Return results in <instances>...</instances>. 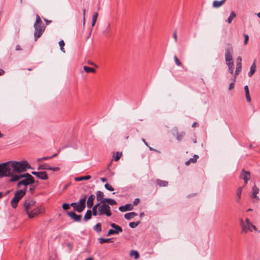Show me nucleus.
<instances>
[{
    "label": "nucleus",
    "mask_w": 260,
    "mask_h": 260,
    "mask_svg": "<svg viewBox=\"0 0 260 260\" xmlns=\"http://www.w3.org/2000/svg\"><path fill=\"white\" fill-rule=\"evenodd\" d=\"M7 162L9 163L10 166L9 175L4 176V177H11L10 179L11 182H15L22 178L21 175H17L22 172H25L27 169H32L29 164L26 160H22L20 161H9Z\"/></svg>",
    "instance_id": "1"
},
{
    "label": "nucleus",
    "mask_w": 260,
    "mask_h": 260,
    "mask_svg": "<svg viewBox=\"0 0 260 260\" xmlns=\"http://www.w3.org/2000/svg\"><path fill=\"white\" fill-rule=\"evenodd\" d=\"M35 28L34 38L36 41L43 34L46 26L43 25V22L38 14H36V20L34 25Z\"/></svg>",
    "instance_id": "2"
},
{
    "label": "nucleus",
    "mask_w": 260,
    "mask_h": 260,
    "mask_svg": "<svg viewBox=\"0 0 260 260\" xmlns=\"http://www.w3.org/2000/svg\"><path fill=\"white\" fill-rule=\"evenodd\" d=\"M20 177H22V178L24 179L18 182L17 183L18 187H19L21 185H23L26 188L27 185H31L35 183L34 178L28 173L21 174Z\"/></svg>",
    "instance_id": "3"
},
{
    "label": "nucleus",
    "mask_w": 260,
    "mask_h": 260,
    "mask_svg": "<svg viewBox=\"0 0 260 260\" xmlns=\"http://www.w3.org/2000/svg\"><path fill=\"white\" fill-rule=\"evenodd\" d=\"M233 51V48L232 44L229 43H228L226 44V47L225 48V60L226 61V64L234 62L232 55Z\"/></svg>",
    "instance_id": "4"
},
{
    "label": "nucleus",
    "mask_w": 260,
    "mask_h": 260,
    "mask_svg": "<svg viewBox=\"0 0 260 260\" xmlns=\"http://www.w3.org/2000/svg\"><path fill=\"white\" fill-rule=\"evenodd\" d=\"M101 203L102 205L99 208V215L105 214L108 217L111 216L112 213L109 205L105 203L104 202Z\"/></svg>",
    "instance_id": "5"
},
{
    "label": "nucleus",
    "mask_w": 260,
    "mask_h": 260,
    "mask_svg": "<svg viewBox=\"0 0 260 260\" xmlns=\"http://www.w3.org/2000/svg\"><path fill=\"white\" fill-rule=\"evenodd\" d=\"M36 202L32 198L26 199L23 202L24 211L26 213L36 206Z\"/></svg>",
    "instance_id": "6"
},
{
    "label": "nucleus",
    "mask_w": 260,
    "mask_h": 260,
    "mask_svg": "<svg viewBox=\"0 0 260 260\" xmlns=\"http://www.w3.org/2000/svg\"><path fill=\"white\" fill-rule=\"evenodd\" d=\"M9 167L8 162L0 164V178L4 177V176L10 175Z\"/></svg>",
    "instance_id": "7"
},
{
    "label": "nucleus",
    "mask_w": 260,
    "mask_h": 260,
    "mask_svg": "<svg viewBox=\"0 0 260 260\" xmlns=\"http://www.w3.org/2000/svg\"><path fill=\"white\" fill-rule=\"evenodd\" d=\"M44 211V207L42 206H38L34 208L31 211H29L26 213L29 218H32L40 213L43 212Z\"/></svg>",
    "instance_id": "8"
},
{
    "label": "nucleus",
    "mask_w": 260,
    "mask_h": 260,
    "mask_svg": "<svg viewBox=\"0 0 260 260\" xmlns=\"http://www.w3.org/2000/svg\"><path fill=\"white\" fill-rule=\"evenodd\" d=\"M241 70H242V58L241 56H238L237 58L236 69V71L235 72V75L234 77V82L236 81L237 76L241 72Z\"/></svg>",
    "instance_id": "9"
},
{
    "label": "nucleus",
    "mask_w": 260,
    "mask_h": 260,
    "mask_svg": "<svg viewBox=\"0 0 260 260\" xmlns=\"http://www.w3.org/2000/svg\"><path fill=\"white\" fill-rule=\"evenodd\" d=\"M31 174L35 176H36L38 178L42 180H47L48 179V176L47 172L46 171L42 172H36L32 171Z\"/></svg>",
    "instance_id": "10"
},
{
    "label": "nucleus",
    "mask_w": 260,
    "mask_h": 260,
    "mask_svg": "<svg viewBox=\"0 0 260 260\" xmlns=\"http://www.w3.org/2000/svg\"><path fill=\"white\" fill-rule=\"evenodd\" d=\"M240 224L242 228L241 233H247L248 231H252V227L248 224H245L242 219L240 220Z\"/></svg>",
    "instance_id": "11"
},
{
    "label": "nucleus",
    "mask_w": 260,
    "mask_h": 260,
    "mask_svg": "<svg viewBox=\"0 0 260 260\" xmlns=\"http://www.w3.org/2000/svg\"><path fill=\"white\" fill-rule=\"evenodd\" d=\"M26 192V187L20 190H18L15 192L14 197L20 201V200L25 195Z\"/></svg>",
    "instance_id": "12"
},
{
    "label": "nucleus",
    "mask_w": 260,
    "mask_h": 260,
    "mask_svg": "<svg viewBox=\"0 0 260 260\" xmlns=\"http://www.w3.org/2000/svg\"><path fill=\"white\" fill-rule=\"evenodd\" d=\"M240 178L244 180L245 185L247 184V181L250 178V174L248 171H246L244 169L242 170Z\"/></svg>",
    "instance_id": "13"
},
{
    "label": "nucleus",
    "mask_w": 260,
    "mask_h": 260,
    "mask_svg": "<svg viewBox=\"0 0 260 260\" xmlns=\"http://www.w3.org/2000/svg\"><path fill=\"white\" fill-rule=\"evenodd\" d=\"M68 215L71 217L75 221L79 222L81 220L82 216L81 215H77L75 212L71 211L67 212Z\"/></svg>",
    "instance_id": "14"
},
{
    "label": "nucleus",
    "mask_w": 260,
    "mask_h": 260,
    "mask_svg": "<svg viewBox=\"0 0 260 260\" xmlns=\"http://www.w3.org/2000/svg\"><path fill=\"white\" fill-rule=\"evenodd\" d=\"M173 135H176V139L178 141H181L184 137L185 135V133L184 132H182L181 133H178L177 128H175L173 129Z\"/></svg>",
    "instance_id": "15"
},
{
    "label": "nucleus",
    "mask_w": 260,
    "mask_h": 260,
    "mask_svg": "<svg viewBox=\"0 0 260 260\" xmlns=\"http://www.w3.org/2000/svg\"><path fill=\"white\" fill-rule=\"evenodd\" d=\"M133 205L131 204H127L124 206H121L119 208V210L121 212H125L127 211H131L133 209Z\"/></svg>",
    "instance_id": "16"
},
{
    "label": "nucleus",
    "mask_w": 260,
    "mask_h": 260,
    "mask_svg": "<svg viewBox=\"0 0 260 260\" xmlns=\"http://www.w3.org/2000/svg\"><path fill=\"white\" fill-rule=\"evenodd\" d=\"M86 199H87V196L85 195L84 196V197L82 199H80L79 200V202L78 203V204L80 207L79 209L82 210V212L85 208V207H86L85 203H86Z\"/></svg>",
    "instance_id": "17"
},
{
    "label": "nucleus",
    "mask_w": 260,
    "mask_h": 260,
    "mask_svg": "<svg viewBox=\"0 0 260 260\" xmlns=\"http://www.w3.org/2000/svg\"><path fill=\"white\" fill-rule=\"evenodd\" d=\"M95 199V196L94 194H91L87 199V206L88 208H91L93 205V201Z\"/></svg>",
    "instance_id": "18"
},
{
    "label": "nucleus",
    "mask_w": 260,
    "mask_h": 260,
    "mask_svg": "<svg viewBox=\"0 0 260 260\" xmlns=\"http://www.w3.org/2000/svg\"><path fill=\"white\" fill-rule=\"evenodd\" d=\"M110 226L114 229V231H115V234H118L119 233L122 232L123 231L121 226L114 223H111L110 224Z\"/></svg>",
    "instance_id": "19"
},
{
    "label": "nucleus",
    "mask_w": 260,
    "mask_h": 260,
    "mask_svg": "<svg viewBox=\"0 0 260 260\" xmlns=\"http://www.w3.org/2000/svg\"><path fill=\"white\" fill-rule=\"evenodd\" d=\"M256 63H255V60L254 61L253 63L252 64V65L250 67V72L248 73V75L249 77H251L254 74V73L256 71Z\"/></svg>",
    "instance_id": "20"
},
{
    "label": "nucleus",
    "mask_w": 260,
    "mask_h": 260,
    "mask_svg": "<svg viewBox=\"0 0 260 260\" xmlns=\"http://www.w3.org/2000/svg\"><path fill=\"white\" fill-rule=\"evenodd\" d=\"M156 182L159 187H166L169 184L168 181L162 180L159 179H157L156 180Z\"/></svg>",
    "instance_id": "21"
},
{
    "label": "nucleus",
    "mask_w": 260,
    "mask_h": 260,
    "mask_svg": "<svg viewBox=\"0 0 260 260\" xmlns=\"http://www.w3.org/2000/svg\"><path fill=\"white\" fill-rule=\"evenodd\" d=\"M104 194L102 191H97L96 192V200L98 201H100V204L101 203V201H103L105 198H104Z\"/></svg>",
    "instance_id": "22"
},
{
    "label": "nucleus",
    "mask_w": 260,
    "mask_h": 260,
    "mask_svg": "<svg viewBox=\"0 0 260 260\" xmlns=\"http://www.w3.org/2000/svg\"><path fill=\"white\" fill-rule=\"evenodd\" d=\"M199 158V156L195 154L193 155L192 158H190L188 160L185 162V164L186 166H188L191 163H195L197 162L198 158Z\"/></svg>",
    "instance_id": "23"
},
{
    "label": "nucleus",
    "mask_w": 260,
    "mask_h": 260,
    "mask_svg": "<svg viewBox=\"0 0 260 260\" xmlns=\"http://www.w3.org/2000/svg\"><path fill=\"white\" fill-rule=\"evenodd\" d=\"M244 89L245 92V96L246 101L247 102H251V98L250 96L249 88L247 85H245L244 87Z\"/></svg>",
    "instance_id": "24"
},
{
    "label": "nucleus",
    "mask_w": 260,
    "mask_h": 260,
    "mask_svg": "<svg viewBox=\"0 0 260 260\" xmlns=\"http://www.w3.org/2000/svg\"><path fill=\"white\" fill-rule=\"evenodd\" d=\"M137 213L134 212L127 213L124 215V217L127 220H130L134 217L137 216Z\"/></svg>",
    "instance_id": "25"
},
{
    "label": "nucleus",
    "mask_w": 260,
    "mask_h": 260,
    "mask_svg": "<svg viewBox=\"0 0 260 260\" xmlns=\"http://www.w3.org/2000/svg\"><path fill=\"white\" fill-rule=\"evenodd\" d=\"M226 0H221L220 1H214L213 2V7L214 8H219L225 2Z\"/></svg>",
    "instance_id": "26"
},
{
    "label": "nucleus",
    "mask_w": 260,
    "mask_h": 260,
    "mask_svg": "<svg viewBox=\"0 0 260 260\" xmlns=\"http://www.w3.org/2000/svg\"><path fill=\"white\" fill-rule=\"evenodd\" d=\"M103 202H104L105 203H108V204H109L112 206L116 205L117 204L116 202L114 199L109 198H106L103 201H101V203Z\"/></svg>",
    "instance_id": "27"
},
{
    "label": "nucleus",
    "mask_w": 260,
    "mask_h": 260,
    "mask_svg": "<svg viewBox=\"0 0 260 260\" xmlns=\"http://www.w3.org/2000/svg\"><path fill=\"white\" fill-rule=\"evenodd\" d=\"M91 217H92L91 210H90V209H88L86 211V212L84 216V220L85 221H87L88 220L90 219L91 218Z\"/></svg>",
    "instance_id": "28"
},
{
    "label": "nucleus",
    "mask_w": 260,
    "mask_h": 260,
    "mask_svg": "<svg viewBox=\"0 0 260 260\" xmlns=\"http://www.w3.org/2000/svg\"><path fill=\"white\" fill-rule=\"evenodd\" d=\"M19 202V201L14 197L10 202L12 207L14 209L16 208Z\"/></svg>",
    "instance_id": "29"
},
{
    "label": "nucleus",
    "mask_w": 260,
    "mask_h": 260,
    "mask_svg": "<svg viewBox=\"0 0 260 260\" xmlns=\"http://www.w3.org/2000/svg\"><path fill=\"white\" fill-rule=\"evenodd\" d=\"M99 242H100V244H103L104 243H112L113 242V239L112 238H107V239H105V238H100L99 239Z\"/></svg>",
    "instance_id": "30"
},
{
    "label": "nucleus",
    "mask_w": 260,
    "mask_h": 260,
    "mask_svg": "<svg viewBox=\"0 0 260 260\" xmlns=\"http://www.w3.org/2000/svg\"><path fill=\"white\" fill-rule=\"evenodd\" d=\"M130 255L131 256H134L136 259H138L140 257V254L139 252L137 251L134 250L131 251Z\"/></svg>",
    "instance_id": "31"
},
{
    "label": "nucleus",
    "mask_w": 260,
    "mask_h": 260,
    "mask_svg": "<svg viewBox=\"0 0 260 260\" xmlns=\"http://www.w3.org/2000/svg\"><path fill=\"white\" fill-rule=\"evenodd\" d=\"M70 205L74 208V210L77 211L79 213L82 212V210L79 209L80 207L78 204H77L76 203H72V204H70Z\"/></svg>",
    "instance_id": "32"
},
{
    "label": "nucleus",
    "mask_w": 260,
    "mask_h": 260,
    "mask_svg": "<svg viewBox=\"0 0 260 260\" xmlns=\"http://www.w3.org/2000/svg\"><path fill=\"white\" fill-rule=\"evenodd\" d=\"M104 34L107 37H109L111 35V25L108 24L105 31Z\"/></svg>",
    "instance_id": "33"
},
{
    "label": "nucleus",
    "mask_w": 260,
    "mask_h": 260,
    "mask_svg": "<svg viewBox=\"0 0 260 260\" xmlns=\"http://www.w3.org/2000/svg\"><path fill=\"white\" fill-rule=\"evenodd\" d=\"M50 169V166L47 164H44L39 166L38 170H48Z\"/></svg>",
    "instance_id": "34"
},
{
    "label": "nucleus",
    "mask_w": 260,
    "mask_h": 260,
    "mask_svg": "<svg viewBox=\"0 0 260 260\" xmlns=\"http://www.w3.org/2000/svg\"><path fill=\"white\" fill-rule=\"evenodd\" d=\"M100 205V203H99L96 204V205H95L93 207L91 212H92V214H93V216H96L98 214L97 208Z\"/></svg>",
    "instance_id": "35"
},
{
    "label": "nucleus",
    "mask_w": 260,
    "mask_h": 260,
    "mask_svg": "<svg viewBox=\"0 0 260 260\" xmlns=\"http://www.w3.org/2000/svg\"><path fill=\"white\" fill-rule=\"evenodd\" d=\"M91 178V176L90 175H86L85 176H81L79 177L75 178V180L77 181H80L84 180H87Z\"/></svg>",
    "instance_id": "36"
},
{
    "label": "nucleus",
    "mask_w": 260,
    "mask_h": 260,
    "mask_svg": "<svg viewBox=\"0 0 260 260\" xmlns=\"http://www.w3.org/2000/svg\"><path fill=\"white\" fill-rule=\"evenodd\" d=\"M83 69L87 73L90 72L94 73L96 72L94 69L85 66L83 67Z\"/></svg>",
    "instance_id": "37"
},
{
    "label": "nucleus",
    "mask_w": 260,
    "mask_h": 260,
    "mask_svg": "<svg viewBox=\"0 0 260 260\" xmlns=\"http://www.w3.org/2000/svg\"><path fill=\"white\" fill-rule=\"evenodd\" d=\"M236 17V14L234 12H232L229 18H228L226 21L228 23H231L233 20V19Z\"/></svg>",
    "instance_id": "38"
},
{
    "label": "nucleus",
    "mask_w": 260,
    "mask_h": 260,
    "mask_svg": "<svg viewBox=\"0 0 260 260\" xmlns=\"http://www.w3.org/2000/svg\"><path fill=\"white\" fill-rule=\"evenodd\" d=\"M229 68V71L230 74H233L234 73V62L226 63Z\"/></svg>",
    "instance_id": "39"
},
{
    "label": "nucleus",
    "mask_w": 260,
    "mask_h": 260,
    "mask_svg": "<svg viewBox=\"0 0 260 260\" xmlns=\"http://www.w3.org/2000/svg\"><path fill=\"white\" fill-rule=\"evenodd\" d=\"M101 226L100 223H98L93 226V230L98 233H100L102 231Z\"/></svg>",
    "instance_id": "40"
},
{
    "label": "nucleus",
    "mask_w": 260,
    "mask_h": 260,
    "mask_svg": "<svg viewBox=\"0 0 260 260\" xmlns=\"http://www.w3.org/2000/svg\"><path fill=\"white\" fill-rule=\"evenodd\" d=\"M98 13L97 12H95L94 13L93 17H92V23L91 25L92 27H93L95 25V24L96 23V21L97 20V18L98 17Z\"/></svg>",
    "instance_id": "41"
},
{
    "label": "nucleus",
    "mask_w": 260,
    "mask_h": 260,
    "mask_svg": "<svg viewBox=\"0 0 260 260\" xmlns=\"http://www.w3.org/2000/svg\"><path fill=\"white\" fill-rule=\"evenodd\" d=\"M121 156H122V153H119L118 152H117L116 153V155H113V159L115 161H118L120 158Z\"/></svg>",
    "instance_id": "42"
},
{
    "label": "nucleus",
    "mask_w": 260,
    "mask_h": 260,
    "mask_svg": "<svg viewBox=\"0 0 260 260\" xmlns=\"http://www.w3.org/2000/svg\"><path fill=\"white\" fill-rule=\"evenodd\" d=\"M251 198L254 203L257 202L259 200V198L257 196V194L252 193L251 195Z\"/></svg>",
    "instance_id": "43"
},
{
    "label": "nucleus",
    "mask_w": 260,
    "mask_h": 260,
    "mask_svg": "<svg viewBox=\"0 0 260 260\" xmlns=\"http://www.w3.org/2000/svg\"><path fill=\"white\" fill-rule=\"evenodd\" d=\"M140 222H141L140 221H138L137 222H131L129 223V225L131 228L134 229L137 227L140 223Z\"/></svg>",
    "instance_id": "44"
},
{
    "label": "nucleus",
    "mask_w": 260,
    "mask_h": 260,
    "mask_svg": "<svg viewBox=\"0 0 260 260\" xmlns=\"http://www.w3.org/2000/svg\"><path fill=\"white\" fill-rule=\"evenodd\" d=\"M245 224H248L249 225H251L252 226L253 229L254 230V231H256L257 230V228H256V226L254 225H253L250 221L249 219L248 218H246V220H245Z\"/></svg>",
    "instance_id": "45"
},
{
    "label": "nucleus",
    "mask_w": 260,
    "mask_h": 260,
    "mask_svg": "<svg viewBox=\"0 0 260 260\" xmlns=\"http://www.w3.org/2000/svg\"><path fill=\"white\" fill-rule=\"evenodd\" d=\"M59 45L60 47V50H61V51H62L63 52H65V50L64 49V46L65 45V44H64V41L63 40L60 41L59 42Z\"/></svg>",
    "instance_id": "46"
},
{
    "label": "nucleus",
    "mask_w": 260,
    "mask_h": 260,
    "mask_svg": "<svg viewBox=\"0 0 260 260\" xmlns=\"http://www.w3.org/2000/svg\"><path fill=\"white\" fill-rule=\"evenodd\" d=\"M259 192V189L256 185H254L252 188V193L257 194Z\"/></svg>",
    "instance_id": "47"
},
{
    "label": "nucleus",
    "mask_w": 260,
    "mask_h": 260,
    "mask_svg": "<svg viewBox=\"0 0 260 260\" xmlns=\"http://www.w3.org/2000/svg\"><path fill=\"white\" fill-rule=\"evenodd\" d=\"M243 187H239L238 188L237 191H236V196L238 197H241L242 191Z\"/></svg>",
    "instance_id": "48"
},
{
    "label": "nucleus",
    "mask_w": 260,
    "mask_h": 260,
    "mask_svg": "<svg viewBox=\"0 0 260 260\" xmlns=\"http://www.w3.org/2000/svg\"><path fill=\"white\" fill-rule=\"evenodd\" d=\"M105 187L107 190H108L109 191H113L114 190V188L111 185H110L109 184H108V183L105 184Z\"/></svg>",
    "instance_id": "49"
},
{
    "label": "nucleus",
    "mask_w": 260,
    "mask_h": 260,
    "mask_svg": "<svg viewBox=\"0 0 260 260\" xmlns=\"http://www.w3.org/2000/svg\"><path fill=\"white\" fill-rule=\"evenodd\" d=\"M174 61H175L176 64L178 66H180L181 65V62L179 61V59L178 58V57H177L176 55L174 56Z\"/></svg>",
    "instance_id": "50"
},
{
    "label": "nucleus",
    "mask_w": 260,
    "mask_h": 260,
    "mask_svg": "<svg viewBox=\"0 0 260 260\" xmlns=\"http://www.w3.org/2000/svg\"><path fill=\"white\" fill-rule=\"evenodd\" d=\"M70 206H71V205L68 204H67V203H63L62 204V208L64 210H68L70 208Z\"/></svg>",
    "instance_id": "51"
},
{
    "label": "nucleus",
    "mask_w": 260,
    "mask_h": 260,
    "mask_svg": "<svg viewBox=\"0 0 260 260\" xmlns=\"http://www.w3.org/2000/svg\"><path fill=\"white\" fill-rule=\"evenodd\" d=\"M36 189V186L34 185H30L29 186V191L31 192V193H33L35 190Z\"/></svg>",
    "instance_id": "52"
},
{
    "label": "nucleus",
    "mask_w": 260,
    "mask_h": 260,
    "mask_svg": "<svg viewBox=\"0 0 260 260\" xmlns=\"http://www.w3.org/2000/svg\"><path fill=\"white\" fill-rule=\"evenodd\" d=\"M113 234H115V231H114V230H113V229H110L108 232V233H107V236H109L110 235H113Z\"/></svg>",
    "instance_id": "53"
},
{
    "label": "nucleus",
    "mask_w": 260,
    "mask_h": 260,
    "mask_svg": "<svg viewBox=\"0 0 260 260\" xmlns=\"http://www.w3.org/2000/svg\"><path fill=\"white\" fill-rule=\"evenodd\" d=\"M244 44L246 45L247 44V42L249 40V36L246 34H244Z\"/></svg>",
    "instance_id": "54"
},
{
    "label": "nucleus",
    "mask_w": 260,
    "mask_h": 260,
    "mask_svg": "<svg viewBox=\"0 0 260 260\" xmlns=\"http://www.w3.org/2000/svg\"><path fill=\"white\" fill-rule=\"evenodd\" d=\"M59 169H60L59 167H53L50 166V169H49V170H52L53 171H58L59 170Z\"/></svg>",
    "instance_id": "55"
},
{
    "label": "nucleus",
    "mask_w": 260,
    "mask_h": 260,
    "mask_svg": "<svg viewBox=\"0 0 260 260\" xmlns=\"http://www.w3.org/2000/svg\"><path fill=\"white\" fill-rule=\"evenodd\" d=\"M235 82H233L232 83H231L230 85H229V90H231L232 89H233L234 88V86H235Z\"/></svg>",
    "instance_id": "56"
},
{
    "label": "nucleus",
    "mask_w": 260,
    "mask_h": 260,
    "mask_svg": "<svg viewBox=\"0 0 260 260\" xmlns=\"http://www.w3.org/2000/svg\"><path fill=\"white\" fill-rule=\"evenodd\" d=\"M173 38L174 39V40L175 42H177V31L176 30H175V31L173 33Z\"/></svg>",
    "instance_id": "57"
},
{
    "label": "nucleus",
    "mask_w": 260,
    "mask_h": 260,
    "mask_svg": "<svg viewBox=\"0 0 260 260\" xmlns=\"http://www.w3.org/2000/svg\"><path fill=\"white\" fill-rule=\"evenodd\" d=\"M85 13H86V10L85 9H83V25L85 24Z\"/></svg>",
    "instance_id": "58"
},
{
    "label": "nucleus",
    "mask_w": 260,
    "mask_h": 260,
    "mask_svg": "<svg viewBox=\"0 0 260 260\" xmlns=\"http://www.w3.org/2000/svg\"><path fill=\"white\" fill-rule=\"evenodd\" d=\"M87 63L88 64L93 66H94L96 68L98 67L97 65L96 64H95L93 61H92L91 60H88L87 61Z\"/></svg>",
    "instance_id": "59"
},
{
    "label": "nucleus",
    "mask_w": 260,
    "mask_h": 260,
    "mask_svg": "<svg viewBox=\"0 0 260 260\" xmlns=\"http://www.w3.org/2000/svg\"><path fill=\"white\" fill-rule=\"evenodd\" d=\"M140 203V199L139 198L136 199L134 201V205H137Z\"/></svg>",
    "instance_id": "60"
},
{
    "label": "nucleus",
    "mask_w": 260,
    "mask_h": 260,
    "mask_svg": "<svg viewBox=\"0 0 260 260\" xmlns=\"http://www.w3.org/2000/svg\"><path fill=\"white\" fill-rule=\"evenodd\" d=\"M15 50L16 51H20V50H22V48L21 47V46L20 45H17L16 46Z\"/></svg>",
    "instance_id": "61"
},
{
    "label": "nucleus",
    "mask_w": 260,
    "mask_h": 260,
    "mask_svg": "<svg viewBox=\"0 0 260 260\" xmlns=\"http://www.w3.org/2000/svg\"><path fill=\"white\" fill-rule=\"evenodd\" d=\"M240 199H241V197H238V196L235 197V200L237 203H239L240 202Z\"/></svg>",
    "instance_id": "62"
},
{
    "label": "nucleus",
    "mask_w": 260,
    "mask_h": 260,
    "mask_svg": "<svg viewBox=\"0 0 260 260\" xmlns=\"http://www.w3.org/2000/svg\"><path fill=\"white\" fill-rule=\"evenodd\" d=\"M44 20L46 22V25H49L52 22L51 20H49L46 18H44Z\"/></svg>",
    "instance_id": "63"
},
{
    "label": "nucleus",
    "mask_w": 260,
    "mask_h": 260,
    "mask_svg": "<svg viewBox=\"0 0 260 260\" xmlns=\"http://www.w3.org/2000/svg\"><path fill=\"white\" fill-rule=\"evenodd\" d=\"M51 158H52V157H50V156H45V157H42V159H43V160H48V159H51Z\"/></svg>",
    "instance_id": "64"
}]
</instances>
